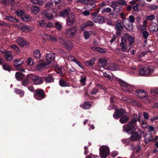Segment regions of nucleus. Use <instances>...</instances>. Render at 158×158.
Wrapping results in <instances>:
<instances>
[{"mask_svg": "<svg viewBox=\"0 0 158 158\" xmlns=\"http://www.w3.org/2000/svg\"><path fill=\"white\" fill-rule=\"evenodd\" d=\"M45 80L47 83H50L53 81V79L51 77H45Z\"/></svg>", "mask_w": 158, "mask_h": 158, "instance_id": "obj_61", "label": "nucleus"}, {"mask_svg": "<svg viewBox=\"0 0 158 158\" xmlns=\"http://www.w3.org/2000/svg\"><path fill=\"white\" fill-rule=\"evenodd\" d=\"M135 129H123V131L125 132H127L128 134H131L135 131Z\"/></svg>", "mask_w": 158, "mask_h": 158, "instance_id": "obj_46", "label": "nucleus"}, {"mask_svg": "<svg viewBox=\"0 0 158 158\" xmlns=\"http://www.w3.org/2000/svg\"><path fill=\"white\" fill-rule=\"evenodd\" d=\"M17 43L21 47H23L25 45H28V43L27 41L24 38L20 37L18 38L16 40Z\"/></svg>", "mask_w": 158, "mask_h": 158, "instance_id": "obj_13", "label": "nucleus"}, {"mask_svg": "<svg viewBox=\"0 0 158 158\" xmlns=\"http://www.w3.org/2000/svg\"><path fill=\"white\" fill-rule=\"evenodd\" d=\"M142 134H143L144 132H142V133L140 130L138 132L135 131L130 137V139L133 141L137 139H139L141 137Z\"/></svg>", "mask_w": 158, "mask_h": 158, "instance_id": "obj_9", "label": "nucleus"}, {"mask_svg": "<svg viewBox=\"0 0 158 158\" xmlns=\"http://www.w3.org/2000/svg\"><path fill=\"white\" fill-rule=\"evenodd\" d=\"M146 72V69L145 67L141 69L139 71V74L140 75L142 76H147V75Z\"/></svg>", "mask_w": 158, "mask_h": 158, "instance_id": "obj_39", "label": "nucleus"}, {"mask_svg": "<svg viewBox=\"0 0 158 158\" xmlns=\"http://www.w3.org/2000/svg\"><path fill=\"white\" fill-rule=\"evenodd\" d=\"M125 100L132 106L138 105V102L132 99L127 98Z\"/></svg>", "mask_w": 158, "mask_h": 158, "instance_id": "obj_36", "label": "nucleus"}, {"mask_svg": "<svg viewBox=\"0 0 158 158\" xmlns=\"http://www.w3.org/2000/svg\"><path fill=\"white\" fill-rule=\"evenodd\" d=\"M128 40H129V44L132 46V44L134 43L135 39L134 37L131 36H130L128 37Z\"/></svg>", "mask_w": 158, "mask_h": 158, "instance_id": "obj_55", "label": "nucleus"}, {"mask_svg": "<svg viewBox=\"0 0 158 158\" xmlns=\"http://www.w3.org/2000/svg\"><path fill=\"white\" fill-rule=\"evenodd\" d=\"M67 59L69 61H72L74 62L76 59L75 57L73 55L68 56L67 57Z\"/></svg>", "mask_w": 158, "mask_h": 158, "instance_id": "obj_59", "label": "nucleus"}, {"mask_svg": "<svg viewBox=\"0 0 158 158\" xmlns=\"http://www.w3.org/2000/svg\"><path fill=\"white\" fill-rule=\"evenodd\" d=\"M94 25V23L93 22L90 20H88L81 26L80 30L81 31H83L86 27H93Z\"/></svg>", "mask_w": 158, "mask_h": 158, "instance_id": "obj_15", "label": "nucleus"}, {"mask_svg": "<svg viewBox=\"0 0 158 158\" xmlns=\"http://www.w3.org/2000/svg\"><path fill=\"white\" fill-rule=\"evenodd\" d=\"M128 119V117L125 115L123 116L120 119L119 121L122 123H126Z\"/></svg>", "mask_w": 158, "mask_h": 158, "instance_id": "obj_42", "label": "nucleus"}, {"mask_svg": "<svg viewBox=\"0 0 158 158\" xmlns=\"http://www.w3.org/2000/svg\"><path fill=\"white\" fill-rule=\"evenodd\" d=\"M80 106L82 107L84 109H88L91 107V104L88 102L84 103L82 105H81Z\"/></svg>", "mask_w": 158, "mask_h": 158, "instance_id": "obj_38", "label": "nucleus"}, {"mask_svg": "<svg viewBox=\"0 0 158 158\" xmlns=\"http://www.w3.org/2000/svg\"><path fill=\"white\" fill-rule=\"evenodd\" d=\"M33 29V27L27 25H25L22 27V31L27 32L30 31H32Z\"/></svg>", "mask_w": 158, "mask_h": 158, "instance_id": "obj_29", "label": "nucleus"}, {"mask_svg": "<svg viewBox=\"0 0 158 158\" xmlns=\"http://www.w3.org/2000/svg\"><path fill=\"white\" fill-rule=\"evenodd\" d=\"M86 77H81V78L80 80L81 83L83 85H86Z\"/></svg>", "mask_w": 158, "mask_h": 158, "instance_id": "obj_53", "label": "nucleus"}, {"mask_svg": "<svg viewBox=\"0 0 158 158\" xmlns=\"http://www.w3.org/2000/svg\"><path fill=\"white\" fill-rule=\"evenodd\" d=\"M4 56L7 61L11 60L13 58L12 52H6Z\"/></svg>", "mask_w": 158, "mask_h": 158, "instance_id": "obj_22", "label": "nucleus"}, {"mask_svg": "<svg viewBox=\"0 0 158 158\" xmlns=\"http://www.w3.org/2000/svg\"><path fill=\"white\" fill-rule=\"evenodd\" d=\"M108 69L110 70L114 71L117 70V66L114 64H108L107 65Z\"/></svg>", "mask_w": 158, "mask_h": 158, "instance_id": "obj_31", "label": "nucleus"}, {"mask_svg": "<svg viewBox=\"0 0 158 158\" xmlns=\"http://www.w3.org/2000/svg\"><path fill=\"white\" fill-rule=\"evenodd\" d=\"M44 38L47 40L52 41L53 42H56L57 39L56 37L48 35L47 34H45L44 35Z\"/></svg>", "mask_w": 158, "mask_h": 158, "instance_id": "obj_19", "label": "nucleus"}, {"mask_svg": "<svg viewBox=\"0 0 158 158\" xmlns=\"http://www.w3.org/2000/svg\"><path fill=\"white\" fill-rule=\"evenodd\" d=\"M42 15L44 18H47L48 19H52L54 17L52 15L48 13L46 10L42 12Z\"/></svg>", "mask_w": 158, "mask_h": 158, "instance_id": "obj_25", "label": "nucleus"}, {"mask_svg": "<svg viewBox=\"0 0 158 158\" xmlns=\"http://www.w3.org/2000/svg\"><path fill=\"white\" fill-rule=\"evenodd\" d=\"M77 28L76 27H72L69 28H67L65 30L66 36L69 38H72L76 34Z\"/></svg>", "mask_w": 158, "mask_h": 158, "instance_id": "obj_3", "label": "nucleus"}, {"mask_svg": "<svg viewBox=\"0 0 158 158\" xmlns=\"http://www.w3.org/2000/svg\"><path fill=\"white\" fill-rule=\"evenodd\" d=\"M141 32L143 34V37L147 39L149 35L148 32L145 30H142Z\"/></svg>", "mask_w": 158, "mask_h": 158, "instance_id": "obj_50", "label": "nucleus"}, {"mask_svg": "<svg viewBox=\"0 0 158 158\" xmlns=\"http://www.w3.org/2000/svg\"><path fill=\"white\" fill-rule=\"evenodd\" d=\"M53 6V2H47L45 5V7L47 9H50Z\"/></svg>", "mask_w": 158, "mask_h": 158, "instance_id": "obj_49", "label": "nucleus"}, {"mask_svg": "<svg viewBox=\"0 0 158 158\" xmlns=\"http://www.w3.org/2000/svg\"><path fill=\"white\" fill-rule=\"evenodd\" d=\"M3 69L5 70L10 71L11 70V68L10 66L7 64H4L2 65Z\"/></svg>", "mask_w": 158, "mask_h": 158, "instance_id": "obj_57", "label": "nucleus"}, {"mask_svg": "<svg viewBox=\"0 0 158 158\" xmlns=\"http://www.w3.org/2000/svg\"><path fill=\"white\" fill-rule=\"evenodd\" d=\"M55 57V54L53 53H51L47 54L46 56V61H45L46 64L48 65L50 64L53 61Z\"/></svg>", "mask_w": 158, "mask_h": 158, "instance_id": "obj_11", "label": "nucleus"}, {"mask_svg": "<svg viewBox=\"0 0 158 158\" xmlns=\"http://www.w3.org/2000/svg\"><path fill=\"white\" fill-rule=\"evenodd\" d=\"M125 114V111L123 109L118 110L116 109L115 112L113 114V117L115 119H118L120 117Z\"/></svg>", "mask_w": 158, "mask_h": 158, "instance_id": "obj_7", "label": "nucleus"}, {"mask_svg": "<svg viewBox=\"0 0 158 158\" xmlns=\"http://www.w3.org/2000/svg\"><path fill=\"white\" fill-rule=\"evenodd\" d=\"M6 19L10 21L13 22H18L19 21L18 19H15L12 16H7L6 17Z\"/></svg>", "mask_w": 158, "mask_h": 158, "instance_id": "obj_45", "label": "nucleus"}, {"mask_svg": "<svg viewBox=\"0 0 158 158\" xmlns=\"http://www.w3.org/2000/svg\"><path fill=\"white\" fill-rule=\"evenodd\" d=\"M117 4H119L125 6L127 4L126 1L123 0H118L115 1Z\"/></svg>", "mask_w": 158, "mask_h": 158, "instance_id": "obj_47", "label": "nucleus"}, {"mask_svg": "<svg viewBox=\"0 0 158 158\" xmlns=\"http://www.w3.org/2000/svg\"><path fill=\"white\" fill-rule=\"evenodd\" d=\"M90 48L93 51H97L101 53H104L106 52V50L101 48L92 46Z\"/></svg>", "mask_w": 158, "mask_h": 158, "instance_id": "obj_28", "label": "nucleus"}, {"mask_svg": "<svg viewBox=\"0 0 158 158\" xmlns=\"http://www.w3.org/2000/svg\"><path fill=\"white\" fill-rule=\"evenodd\" d=\"M15 76L16 79L19 81H21L24 77V75L19 72L16 73H15Z\"/></svg>", "mask_w": 158, "mask_h": 158, "instance_id": "obj_30", "label": "nucleus"}, {"mask_svg": "<svg viewBox=\"0 0 158 158\" xmlns=\"http://www.w3.org/2000/svg\"><path fill=\"white\" fill-rule=\"evenodd\" d=\"M137 120L136 119H133L128 124V128H135L136 126V122Z\"/></svg>", "mask_w": 158, "mask_h": 158, "instance_id": "obj_23", "label": "nucleus"}, {"mask_svg": "<svg viewBox=\"0 0 158 158\" xmlns=\"http://www.w3.org/2000/svg\"><path fill=\"white\" fill-rule=\"evenodd\" d=\"M95 58H92L88 61H85V64L86 66H92L93 65L95 62Z\"/></svg>", "mask_w": 158, "mask_h": 158, "instance_id": "obj_27", "label": "nucleus"}, {"mask_svg": "<svg viewBox=\"0 0 158 158\" xmlns=\"http://www.w3.org/2000/svg\"><path fill=\"white\" fill-rule=\"evenodd\" d=\"M15 92L17 94H19L21 96H22L24 94V91L20 89H15Z\"/></svg>", "mask_w": 158, "mask_h": 158, "instance_id": "obj_43", "label": "nucleus"}, {"mask_svg": "<svg viewBox=\"0 0 158 158\" xmlns=\"http://www.w3.org/2000/svg\"><path fill=\"white\" fill-rule=\"evenodd\" d=\"M128 19L131 22V23H132V24L135 21V17L132 15H130L129 16Z\"/></svg>", "mask_w": 158, "mask_h": 158, "instance_id": "obj_63", "label": "nucleus"}, {"mask_svg": "<svg viewBox=\"0 0 158 158\" xmlns=\"http://www.w3.org/2000/svg\"><path fill=\"white\" fill-rule=\"evenodd\" d=\"M135 94L136 96L142 98L146 96V94L143 90H137L135 91Z\"/></svg>", "mask_w": 158, "mask_h": 158, "instance_id": "obj_21", "label": "nucleus"}, {"mask_svg": "<svg viewBox=\"0 0 158 158\" xmlns=\"http://www.w3.org/2000/svg\"><path fill=\"white\" fill-rule=\"evenodd\" d=\"M34 63V60L31 57L28 58L27 61V65H32Z\"/></svg>", "mask_w": 158, "mask_h": 158, "instance_id": "obj_54", "label": "nucleus"}, {"mask_svg": "<svg viewBox=\"0 0 158 158\" xmlns=\"http://www.w3.org/2000/svg\"><path fill=\"white\" fill-rule=\"evenodd\" d=\"M75 16L73 14H70L66 19V24L67 25H71L74 23L75 19Z\"/></svg>", "mask_w": 158, "mask_h": 158, "instance_id": "obj_16", "label": "nucleus"}, {"mask_svg": "<svg viewBox=\"0 0 158 158\" xmlns=\"http://www.w3.org/2000/svg\"><path fill=\"white\" fill-rule=\"evenodd\" d=\"M64 47L68 50L70 51L73 48V45L72 42L69 41H68L66 42Z\"/></svg>", "mask_w": 158, "mask_h": 158, "instance_id": "obj_26", "label": "nucleus"}, {"mask_svg": "<svg viewBox=\"0 0 158 158\" xmlns=\"http://www.w3.org/2000/svg\"><path fill=\"white\" fill-rule=\"evenodd\" d=\"M155 16L154 15H151L147 16L146 17V19L147 20L149 21H152L154 19Z\"/></svg>", "mask_w": 158, "mask_h": 158, "instance_id": "obj_60", "label": "nucleus"}, {"mask_svg": "<svg viewBox=\"0 0 158 158\" xmlns=\"http://www.w3.org/2000/svg\"><path fill=\"white\" fill-rule=\"evenodd\" d=\"M110 6L113 9V11L117 14L120 12L122 9L121 7L117 4L115 1L112 2Z\"/></svg>", "mask_w": 158, "mask_h": 158, "instance_id": "obj_8", "label": "nucleus"}, {"mask_svg": "<svg viewBox=\"0 0 158 158\" xmlns=\"http://www.w3.org/2000/svg\"><path fill=\"white\" fill-rule=\"evenodd\" d=\"M36 94L34 95V98L38 100H41L45 97L44 92L43 90L38 89L35 90Z\"/></svg>", "mask_w": 158, "mask_h": 158, "instance_id": "obj_6", "label": "nucleus"}, {"mask_svg": "<svg viewBox=\"0 0 158 158\" xmlns=\"http://www.w3.org/2000/svg\"><path fill=\"white\" fill-rule=\"evenodd\" d=\"M112 11L110 7H106L103 8L101 11L102 13H109L110 12Z\"/></svg>", "mask_w": 158, "mask_h": 158, "instance_id": "obj_44", "label": "nucleus"}, {"mask_svg": "<svg viewBox=\"0 0 158 158\" xmlns=\"http://www.w3.org/2000/svg\"><path fill=\"white\" fill-rule=\"evenodd\" d=\"M29 83V79L27 77L22 82V85L23 86H26Z\"/></svg>", "mask_w": 158, "mask_h": 158, "instance_id": "obj_51", "label": "nucleus"}, {"mask_svg": "<svg viewBox=\"0 0 158 158\" xmlns=\"http://www.w3.org/2000/svg\"><path fill=\"white\" fill-rule=\"evenodd\" d=\"M47 65L45 61H41L39 62L38 64L35 66V69L38 71L42 69L44 67Z\"/></svg>", "mask_w": 158, "mask_h": 158, "instance_id": "obj_18", "label": "nucleus"}, {"mask_svg": "<svg viewBox=\"0 0 158 158\" xmlns=\"http://www.w3.org/2000/svg\"><path fill=\"white\" fill-rule=\"evenodd\" d=\"M154 129H150V130L147 132L145 136V141L146 143H149L153 139L152 131Z\"/></svg>", "mask_w": 158, "mask_h": 158, "instance_id": "obj_10", "label": "nucleus"}, {"mask_svg": "<svg viewBox=\"0 0 158 158\" xmlns=\"http://www.w3.org/2000/svg\"><path fill=\"white\" fill-rule=\"evenodd\" d=\"M103 76L108 78L109 80H111L113 79L112 77L110 74L106 73H103Z\"/></svg>", "mask_w": 158, "mask_h": 158, "instance_id": "obj_62", "label": "nucleus"}, {"mask_svg": "<svg viewBox=\"0 0 158 158\" xmlns=\"http://www.w3.org/2000/svg\"><path fill=\"white\" fill-rule=\"evenodd\" d=\"M23 63V61H21L20 60H15L14 61L13 63L14 66L16 67L19 66L22 64Z\"/></svg>", "mask_w": 158, "mask_h": 158, "instance_id": "obj_37", "label": "nucleus"}, {"mask_svg": "<svg viewBox=\"0 0 158 158\" xmlns=\"http://www.w3.org/2000/svg\"><path fill=\"white\" fill-rule=\"evenodd\" d=\"M70 11V10L69 9H65L61 12L60 15L62 17H65L69 15Z\"/></svg>", "mask_w": 158, "mask_h": 158, "instance_id": "obj_32", "label": "nucleus"}, {"mask_svg": "<svg viewBox=\"0 0 158 158\" xmlns=\"http://www.w3.org/2000/svg\"><path fill=\"white\" fill-rule=\"evenodd\" d=\"M141 100L146 103L148 102L150 100L149 98L146 95L145 96L141 98Z\"/></svg>", "mask_w": 158, "mask_h": 158, "instance_id": "obj_58", "label": "nucleus"}, {"mask_svg": "<svg viewBox=\"0 0 158 158\" xmlns=\"http://www.w3.org/2000/svg\"><path fill=\"white\" fill-rule=\"evenodd\" d=\"M31 9L32 12L34 14H37L40 11L39 7L35 6H32L31 7Z\"/></svg>", "mask_w": 158, "mask_h": 158, "instance_id": "obj_35", "label": "nucleus"}, {"mask_svg": "<svg viewBox=\"0 0 158 158\" xmlns=\"http://www.w3.org/2000/svg\"><path fill=\"white\" fill-rule=\"evenodd\" d=\"M59 84L62 87L69 86V83L65 80L61 79L59 82Z\"/></svg>", "mask_w": 158, "mask_h": 158, "instance_id": "obj_34", "label": "nucleus"}, {"mask_svg": "<svg viewBox=\"0 0 158 158\" xmlns=\"http://www.w3.org/2000/svg\"><path fill=\"white\" fill-rule=\"evenodd\" d=\"M24 11L23 10H18L16 12V14L18 16H21L22 17L23 14H24Z\"/></svg>", "mask_w": 158, "mask_h": 158, "instance_id": "obj_52", "label": "nucleus"}, {"mask_svg": "<svg viewBox=\"0 0 158 158\" xmlns=\"http://www.w3.org/2000/svg\"><path fill=\"white\" fill-rule=\"evenodd\" d=\"M145 67L147 76H149L153 73L154 69L152 66H149Z\"/></svg>", "mask_w": 158, "mask_h": 158, "instance_id": "obj_24", "label": "nucleus"}, {"mask_svg": "<svg viewBox=\"0 0 158 158\" xmlns=\"http://www.w3.org/2000/svg\"><path fill=\"white\" fill-rule=\"evenodd\" d=\"M91 19L96 23L102 24L105 22V19L103 17L99 15L93 17Z\"/></svg>", "mask_w": 158, "mask_h": 158, "instance_id": "obj_12", "label": "nucleus"}, {"mask_svg": "<svg viewBox=\"0 0 158 158\" xmlns=\"http://www.w3.org/2000/svg\"><path fill=\"white\" fill-rule=\"evenodd\" d=\"M33 55L35 58L36 59H39L40 57L41 53L39 50H36L34 51L33 52Z\"/></svg>", "mask_w": 158, "mask_h": 158, "instance_id": "obj_40", "label": "nucleus"}, {"mask_svg": "<svg viewBox=\"0 0 158 158\" xmlns=\"http://www.w3.org/2000/svg\"><path fill=\"white\" fill-rule=\"evenodd\" d=\"M120 84L124 92L132 94H133L135 92V88L133 85L123 81H121Z\"/></svg>", "mask_w": 158, "mask_h": 158, "instance_id": "obj_1", "label": "nucleus"}, {"mask_svg": "<svg viewBox=\"0 0 158 158\" xmlns=\"http://www.w3.org/2000/svg\"><path fill=\"white\" fill-rule=\"evenodd\" d=\"M109 148L107 146H103L100 149V155L102 158H106L109 153Z\"/></svg>", "mask_w": 158, "mask_h": 158, "instance_id": "obj_4", "label": "nucleus"}, {"mask_svg": "<svg viewBox=\"0 0 158 158\" xmlns=\"http://www.w3.org/2000/svg\"><path fill=\"white\" fill-rule=\"evenodd\" d=\"M83 34L85 39L87 40L89 38L90 34L89 31L86 30L84 31L83 32Z\"/></svg>", "mask_w": 158, "mask_h": 158, "instance_id": "obj_48", "label": "nucleus"}, {"mask_svg": "<svg viewBox=\"0 0 158 158\" xmlns=\"http://www.w3.org/2000/svg\"><path fill=\"white\" fill-rule=\"evenodd\" d=\"M107 59L105 58H101L99 59L98 63V66L100 67H103L106 64Z\"/></svg>", "mask_w": 158, "mask_h": 158, "instance_id": "obj_20", "label": "nucleus"}, {"mask_svg": "<svg viewBox=\"0 0 158 158\" xmlns=\"http://www.w3.org/2000/svg\"><path fill=\"white\" fill-rule=\"evenodd\" d=\"M56 28L58 30H60L62 27V24L58 22L55 23Z\"/></svg>", "mask_w": 158, "mask_h": 158, "instance_id": "obj_56", "label": "nucleus"}, {"mask_svg": "<svg viewBox=\"0 0 158 158\" xmlns=\"http://www.w3.org/2000/svg\"><path fill=\"white\" fill-rule=\"evenodd\" d=\"M21 18L23 20L26 21H30L32 19L31 17L27 14L24 15Z\"/></svg>", "mask_w": 158, "mask_h": 158, "instance_id": "obj_33", "label": "nucleus"}, {"mask_svg": "<svg viewBox=\"0 0 158 158\" xmlns=\"http://www.w3.org/2000/svg\"><path fill=\"white\" fill-rule=\"evenodd\" d=\"M141 146L139 145H137L135 147L134 145H132L131 147V150H133L135 149L136 150V152H138L141 149Z\"/></svg>", "mask_w": 158, "mask_h": 158, "instance_id": "obj_41", "label": "nucleus"}, {"mask_svg": "<svg viewBox=\"0 0 158 158\" xmlns=\"http://www.w3.org/2000/svg\"><path fill=\"white\" fill-rule=\"evenodd\" d=\"M115 28L116 30V34L118 35H120L123 27L121 23H118L116 24Z\"/></svg>", "mask_w": 158, "mask_h": 158, "instance_id": "obj_17", "label": "nucleus"}, {"mask_svg": "<svg viewBox=\"0 0 158 158\" xmlns=\"http://www.w3.org/2000/svg\"><path fill=\"white\" fill-rule=\"evenodd\" d=\"M11 48L15 50L18 53H19L20 52V50L18 47L15 45H13L11 46Z\"/></svg>", "mask_w": 158, "mask_h": 158, "instance_id": "obj_64", "label": "nucleus"}, {"mask_svg": "<svg viewBox=\"0 0 158 158\" xmlns=\"http://www.w3.org/2000/svg\"><path fill=\"white\" fill-rule=\"evenodd\" d=\"M120 45L122 51L124 52H128L132 48L131 45H128L127 41L124 38H122Z\"/></svg>", "mask_w": 158, "mask_h": 158, "instance_id": "obj_2", "label": "nucleus"}, {"mask_svg": "<svg viewBox=\"0 0 158 158\" xmlns=\"http://www.w3.org/2000/svg\"><path fill=\"white\" fill-rule=\"evenodd\" d=\"M32 80L36 85L41 84L44 82L43 80L41 77L37 76H34L32 77Z\"/></svg>", "mask_w": 158, "mask_h": 158, "instance_id": "obj_14", "label": "nucleus"}, {"mask_svg": "<svg viewBox=\"0 0 158 158\" xmlns=\"http://www.w3.org/2000/svg\"><path fill=\"white\" fill-rule=\"evenodd\" d=\"M122 23L124 27L128 31H131L133 30V24L131 23L128 18H124L122 21Z\"/></svg>", "mask_w": 158, "mask_h": 158, "instance_id": "obj_5", "label": "nucleus"}]
</instances>
